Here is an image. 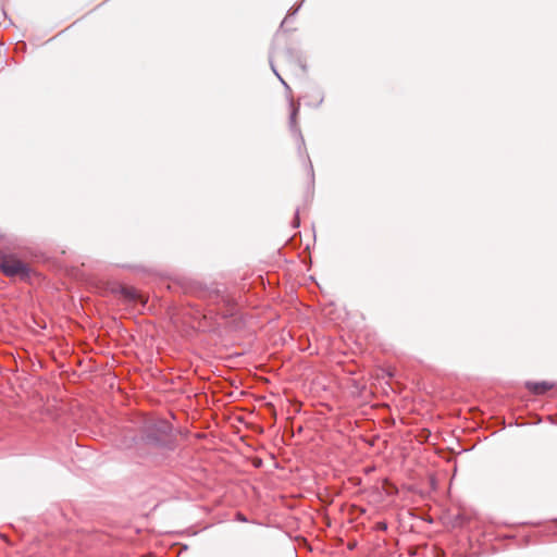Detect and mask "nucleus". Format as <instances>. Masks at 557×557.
Here are the masks:
<instances>
[{"mask_svg":"<svg viewBox=\"0 0 557 557\" xmlns=\"http://www.w3.org/2000/svg\"><path fill=\"white\" fill-rule=\"evenodd\" d=\"M0 270L9 277L18 276L25 278L29 273V268L25 262L14 255L7 253L0 255Z\"/></svg>","mask_w":557,"mask_h":557,"instance_id":"obj_1","label":"nucleus"},{"mask_svg":"<svg viewBox=\"0 0 557 557\" xmlns=\"http://www.w3.org/2000/svg\"><path fill=\"white\" fill-rule=\"evenodd\" d=\"M119 293L129 302H140L141 305H145L147 301V298L136 288L132 286H121L119 288Z\"/></svg>","mask_w":557,"mask_h":557,"instance_id":"obj_2","label":"nucleus"},{"mask_svg":"<svg viewBox=\"0 0 557 557\" xmlns=\"http://www.w3.org/2000/svg\"><path fill=\"white\" fill-rule=\"evenodd\" d=\"M534 395H541L549 391L554 385H528Z\"/></svg>","mask_w":557,"mask_h":557,"instance_id":"obj_3","label":"nucleus"},{"mask_svg":"<svg viewBox=\"0 0 557 557\" xmlns=\"http://www.w3.org/2000/svg\"><path fill=\"white\" fill-rule=\"evenodd\" d=\"M289 107H290V123H292V125H295L296 124V115L298 113V107H296L294 102H290Z\"/></svg>","mask_w":557,"mask_h":557,"instance_id":"obj_4","label":"nucleus"},{"mask_svg":"<svg viewBox=\"0 0 557 557\" xmlns=\"http://www.w3.org/2000/svg\"><path fill=\"white\" fill-rule=\"evenodd\" d=\"M393 377H395V374H394V372H392L389 370H382V374L376 376V379H379V380L393 379Z\"/></svg>","mask_w":557,"mask_h":557,"instance_id":"obj_5","label":"nucleus"},{"mask_svg":"<svg viewBox=\"0 0 557 557\" xmlns=\"http://www.w3.org/2000/svg\"><path fill=\"white\" fill-rule=\"evenodd\" d=\"M237 519L243 522L247 521V519L242 513H237Z\"/></svg>","mask_w":557,"mask_h":557,"instance_id":"obj_6","label":"nucleus"}]
</instances>
